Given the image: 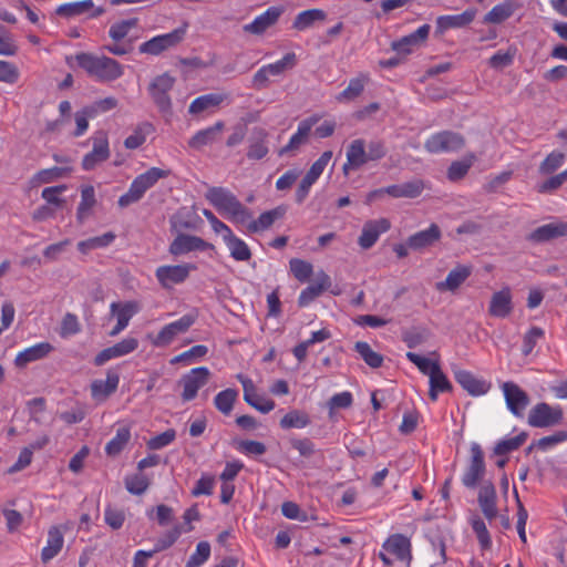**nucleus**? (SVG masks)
Listing matches in <instances>:
<instances>
[{"label":"nucleus","mask_w":567,"mask_h":567,"mask_svg":"<svg viewBox=\"0 0 567 567\" xmlns=\"http://www.w3.org/2000/svg\"><path fill=\"white\" fill-rule=\"evenodd\" d=\"M465 145L462 134L452 131H442L432 134L424 143V148L432 154L457 152Z\"/></svg>","instance_id":"10"},{"label":"nucleus","mask_w":567,"mask_h":567,"mask_svg":"<svg viewBox=\"0 0 567 567\" xmlns=\"http://www.w3.org/2000/svg\"><path fill=\"white\" fill-rule=\"evenodd\" d=\"M225 100L224 94L208 93L196 97L188 107V112L193 115L200 114L210 109L219 106Z\"/></svg>","instance_id":"39"},{"label":"nucleus","mask_w":567,"mask_h":567,"mask_svg":"<svg viewBox=\"0 0 567 567\" xmlns=\"http://www.w3.org/2000/svg\"><path fill=\"white\" fill-rule=\"evenodd\" d=\"M477 502L483 515L491 522L496 518L497 493L492 481H484L478 488Z\"/></svg>","instance_id":"25"},{"label":"nucleus","mask_w":567,"mask_h":567,"mask_svg":"<svg viewBox=\"0 0 567 567\" xmlns=\"http://www.w3.org/2000/svg\"><path fill=\"white\" fill-rule=\"evenodd\" d=\"M137 25H138L137 18L120 20V21H116L113 24H111V27L109 29V37L115 43L112 45H106L105 49L110 53H112L114 55H118V56L125 55L126 53H128V49L125 45L120 44L118 42H121L123 39H125L133 29L137 28Z\"/></svg>","instance_id":"15"},{"label":"nucleus","mask_w":567,"mask_h":567,"mask_svg":"<svg viewBox=\"0 0 567 567\" xmlns=\"http://www.w3.org/2000/svg\"><path fill=\"white\" fill-rule=\"evenodd\" d=\"M208 353V348L204 344L193 346L190 349L173 357L169 361L171 364L184 363L192 364L197 360L204 358Z\"/></svg>","instance_id":"52"},{"label":"nucleus","mask_w":567,"mask_h":567,"mask_svg":"<svg viewBox=\"0 0 567 567\" xmlns=\"http://www.w3.org/2000/svg\"><path fill=\"white\" fill-rule=\"evenodd\" d=\"M93 8V0H81L60 4L55 13L64 18L81 16Z\"/></svg>","instance_id":"50"},{"label":"nucleus","mask_w":567,"mask_h":567,"mask_svg":"<svg viewBox=\"0 0 567 567\" xmlns=\"http://www.w3.org/2000/svg\"><path fill=\"white\" fill-rule=\"evenodd\" d=\"M391 228V223L386 218L368 220L362 227L358 244L362 249H370L378 241L379 237Z\"/></svg>","instance_id":"24"},{"label":"nucleus","mask_w":567,"mask_h":567,"mask_svg":"<svg viewBox=\"0 0 567 567\" xmlns=\"http://www.w3.org/2000/svg\"><path fill=\"white\" fill-rule=\"evenodd\" d=\"M125 487L133 495H142L150 486V480L142 473L128 475L124 480Z\"/></svg>","instance_id":"58"},{"label":"nucleus","mask_w":567,"mask_h":567,"mask_svg":"<svg viewBox=\"0 0 567 567\" xmlns=\"http://www.w3.org/2000/svg\"><path fill=\"white\" fill-rule=\"evenodd\" d=\"M209 377L210 371L206 367L193 368L184 374L178 382L182 386L181 398L183 402L196 399L198 391L207 384Z\"/></svg>","instance_id":"11"},{"label":"nucleus","mask_w":567,"mask_h":567,"mask_svg":"<svg viewBox=\"0 0 567 567\" xmlns=\"http://www.w3.org/2000/svg\"><path fill=\"white\" fill-rule=\"evenodd\" d=\"M206 199L230 223L239 226L250 218V210L237 197L225 187H210L206 193Z\"/></svg>","instance_id":"2"},{"label":"nucleus","mask_w":567,"mask_h":567,"mask_svg":"<svg viewBox=\"0 0 567 567\" xmlns=\"http://www.w3.org/2000/svg\"><path fill=\"white\" fill-rule=\"evenodd\" d=\"M95 190L93 186H85L81 190V202L78 207L76 216L80 221L89 216L90 210L95 205Z\"/></svg>","instance_id":"54"},{"label":"nucleus","mask_w":567,"mask_h":567,"mask_svg":"<svg viewBox=\"0 0 567 567\" xmlns=\"http://www.w3.org/2000/svg\"><path fill=\"white\" fill-rule=\"evenodd\" d=\"M146 515L150 519L156 520L159 526L168 525L174 518L173 508L165 504L148 509Z\"/></svg>","instance_id":"62"},{"label":"nucleus","mask_w":567,"mask_h":567,"mask_svg":"<svg viewBox=\"0 0 567 567\" xmlns=\"http://www.w3.org/2000/svg\"><path fill=\"white\" fill-rule=\"evenodd\" d=\"M441 238V230L436 224H431L427 229L417 231L408 238V246L413 250H420L432 246Z\"/></svg>","instance_id":"37"},{"label":"nucleus","mask_w":567,"mask_h":567,"mask_svg":"<svg viewBox=\"0 0 567 567\" xmlns=\"http://www.w3.org/2000/svg\"><path fill=\"white\" fill-rule=\"evenodd\" d=\"M267 137L268 133L264 128L256 130L255 137L251 138L247 151V157L249 159L258 161L266 157L269 152Z\"/></svg>","instance_id":"43"},{"label":"nucleus","mask_w":567,"mask_h":567,"mask_svg":"<svg viewBox=\"0 0 567 567\" xmlns=\"http://www.w3.org/2000/svg\"><path fill=\"white\" fill-rule=\"evenodd\" d=\"M64 545V534L60 526H51L48 530L47 544L41 549V561L48 564L56 557Z\"/></svg>","instance_id":"31"},{"label":"nucleus","mask_w":567,"mask_h":567,"mask_svg":"<svg viewBox=\"0 0 567 567\" xmlns=\"http://www.w3.org/2000/svg\"><path fill=\"white\" fill-rule=\"evenodd\" d=\"M51 351L53 346L50 342L35 343L19 351L14 358V364L18 368H24L31 362L45 358Z\"/></svg>","instance_id":"32"},{"label":"nucleus","mask_w":567,"mask_h":567,"mask_svg":"<svg viewBox=\"0 0 567 567\" xmlns=\"http://www.w3.org/2000/svg\"><path fill=\"white\" fill-rule=\"evenodd\" d=\"M110 311L116 317V324L110 331V336L115 337L128 326L131 319L140 311V306L136 301L112 302Z\"/></svg>","instance_id":"20"},{"label":"nucleus","mask_w":567,"mask_h":567,"mask_svg":"<svg viewBox=\"0 0 567 567\" xmlns=\"http://www.w3.org/2000/svg\"><path fill=\"white\" fill-rule=\"evenodd\" d=\"M286 214V207L277 206L270 210L264 212L257 219H252V213L250 212V218L246 223H240L238 227H245L249 234H259L268 230L276 220L281 219Z\"/></svg>","instance_id":"18"},{"label":"nucleus","mask_w":567,"mask_h":567,"mask_svg":"<svg viewBox=\"0 0 567 567\" xmlns=\"http://www.w3.org/2000/svg\"><path fill=\"white\" fill-rule=\"evenodd\" d=\"M567 181V168L559 174L550 176L543 183L537 185V192L540 194L553 193Z\"/></svg>","instance_id":"64"},{"label":"nucleus","mask_w":567,"mask_h":567,"mask_svg":"<svg viewBox=\"0 0 567 567\" xmlns=\"http://www.w3.org/2000/svg\"><path fill=\"white\" fill-rule=\"evenodd\" d=\"M236 378L243 385L244 400L248 405L265 414L275 409L276 403L272 400L260 395L251 379L241 373L237 374Z\"/></svg>","instance_id":"16"},{"label":"nucleus","mask_w":567,"mask_h":567,"mask_svg":"<svg viewBox=\"0 0 567 567\" xmlns=\"http://www.w3.org/2000/svg\"><path fill=\"white\" fill-rule=\"evenodd\" d=\"M210 557V545L208 542H199L195 551L190 555L185 567H200Z\"/></svg>","instance_id":"60"},{"label":"nucleus","mask_w":567,"mask_h":567,"mask_svg":"<svg viewBox=\"0 0 567 567\" xmlns=\"http://www.w3.org/2000/svg\"><path fill=\"white\" fill-rule=\"evenodd\" d=\"M347 161L342 166V173L349 175L351 171H358L368 163L365 141L353 140L347 147Z\"/></svg>","instance_id":"29"},{"label":"nucleus","mask_w":567,"mask_h":567,"mask_svg":"<svg viewBox=\"0 0 567 567\" xmlns=\"http://www.w3.org/2000/svg\"><path fill=\"white\" fill-rule=\"evenodd\" d=\"M146 192V186L144 185L142 178L137 175L131 183L128 190L120 196L117 202L118 206L123 208L138 202Z\"/></svg>","instance_id":"48"},{"label":"nucleus","mask_w":567,"mask_h":567,"mask_svg":"<svg viewBox=\"0 0 567 567\" xmlns=\"http://www.w3.org/2000/svg\"><path fill=\"white\" fill-rule=\"evenodd\" d=\"M527 434L520 433L516 436L499 441L495 447L494 453L496 455H505L512 451L517 450L526 441Z\"/></svg>","instance_id":"63"},{"label":"nucleus","mask_w":567,"mask_h":567,"mask_svg":"<svg viewBox=\"0 0 567 567\" xmlns=\"http://www.w3.org/2000/svg\"><path fill=\"white\" fill-rule=\"evenodd\" d=\"M379 558L385 566H391L393 559L410 566L412 561L411 539L400 533L390 535L382 544Z\"/></svg>","instance_id":"4"},{"label":"nucleus","mask_w":567,"mask_h":567,"mask_svg":"<svg viewBox=\"0 0 567 567\" xmlns=\"http://www.w3.org/2000/svg\"><path fill=\"white\" fill-rule=\"evenodd\" d=\"M196 315L186 313L179 319L163 326L156 334H148L147 338L155 348L168 347L178 336L186 333L196 322Z\"/></svg>","instance_id":"5"},{"label":"nucleus","mask_w":567,"mask_h":567,"mask_svg":"<svg viewBox=\"0 0 567 567\" xmlns=\"http://www.w3.org/2000/svg\"><path fill=\"white\" fill-rule=\"evenodd\" d=\"M310 417L307 412L301 410H291L286 413L279 421L282 430L305 429L310 424Z\"/></svg>","instance_id":"46"},{"label":"nucleus","mask_w":567,"mask_h":567,"mask_svg":"<svg viewBox=\"0 0 567 567\" xmlns=\"http://www.w3.org/2000/svg\"><path fill=\"white\" fill-rule=\"evenodd\" d=\"M326 17V12L321 9L305 10L296 16L292 28L298 31H303L310 28L316 21H323Z\"/></svg>","instance_id":"44"},{"label":"nucleus","mask_w":567,"mask_h":567,"mask_svg":"<svg viewBox=\"0 0 567 567\" xmlns=\"http://www.w3.org/2000/svg\"><path fill=\"white\" fill-rule=\"evenodd\" d=\"M225 128L223 121H217L214 125L197 131L188 141V146L193 150L200 151L205 146L213 145L219 134Z\"/></svg>","instance_id":"30"},{"label":"nucleus","mask_w":567,"mask_h":567,"mask_svg":"<svg viewBox=\"0 0 567 567\" xmlns=\"http://www.w3.org/2000/svg\"><path fill=\"white\" fill-rule=\"evenodd\" d=\"M471 526L476 535V538L483 549H488L492 546V538L485 522L477 515L471 518Z\"/></svg>","instance_id":"56"},{"label":"nucleus","mask_w":567,"mask_h":567,"mask_svg":"<svg viewBox=\"0 0 567 567\" xmlns=\"http://www.w3.org/2000/svg\"><path fill=\"white\" fill-rule=\"evenodd\" d=\"M74 59L79 68L97 82H113L124 74V66L106 55L80 52Z\"/></svg>","instance_id":"1"},{"label":"nucleus","mask_w":567,"mask_h":567,"mask_svg":"<svg viewBox=\"0 0 567 567\" xmlns=\"http://www.w3.org/2000/svg\"><path fill=\"white\" fill-rule=\"evenodd\" d=\"M224 244L226 245L230 257L236 261H248L252 256L247 243L235 234L224 240Z\"/></svg>","instance_id":"42"},{"label":"nucleus","mask_w":567,"mask_h":567,"mask_svg":"<svg viewBox=\"0 0 567 567\" xmlns=\"http://www.w3.org/2000/svg\"><path fill=\"white\" fill-rule=\"evenodd\" d=\"M196 269L194 264L163 265L156 268L155 277L162 288L172 289L186 281L189 274Z\"/></svg>","instance_id":"12"},{"label":"nucleus","mask_w":567,"mask_h":567,"mask_svg":"<svg viewBox=\"0 0 567 567\" xmlns=\"http://www.w3.org/2000/svg\"><path fill=\"white\" fill-rule=\"evenodd\" d=\"M475 161V154L468 153L463 159L452 162L447 168V178L451 182H457L462 179L466 176Z\"/></svg>","instance_id":"49"},{"label":"nucleus","mask_w":567,"mask_h":567,"mask_svg":"<svg viewBox=\"0 0 567 567\" xmlns=\"http://www.w3.org/2000/svg\"><path fill=\"white\" fill-rule=\"evenodd\" d=\"M319 121L317 115L302 120L297 127L296 133L291 135L288 143L278 151L279 156L293 153L307 143L313 125Z\"/></svg>","instance_id":"23"},{"label":"nucleus","mask_w":567,"mask_h":567,"mask_svg":"<svg viewBox=\"0 0 567 567\" xmlns=\"http://www.w3.org/2000/svg\"><path fill=\"white\" fill-rule=\"evenodd\" d=\"M565 154L559 151H553L540 163L538 172L542 175H550L556 172L565 162Z\"/></svg>","instance_id":"55"},{"label":"nucleus","mask_w":567,"mask_h":567,"mask_svg":"<svg viewBox=\"0 0 567 567\" xmlns=\"http://www.w3.org/2000/svg\"><path fill=\"white\" fill-rule=\"evenodd\" d=\"M289 268L293 277L300 282L308 281L313 272L312 265L299 258H292L289 261Z\"/></svg>","instance_id":"57"},{"label":"nucleus","mask_w":567,"mask_h":567,"mask_svg":"<svg viewBox=\"0 0 567 567\" xmlns=\"http://www.w3.org/2000/svg\"><path fill=\"white\" fill-rule=\"evenodd\" d=\"M567 236V221L550 223L537 227L528 239L534 243H545L555 238Z\"/></svg>","instance_id":"33"},{"label":"nucleus","mask_w":567,"mask_h":567,"mask_svg":"<svg viewBox=\"0 0 567 567\" xmlns=\"http://www.w3.org/2000/svg\"><path fill=\"white\" fill-rule=\"evenodd\" d=\"M516 52V48L513 47L508 48L506 51L498 50L489 58L488 64L493 69H503L509 66L514 62Z\"/></svg>","instance_id":"61"},{"label":"nucleus","mask_w":567,"mask_h":567,"mask_svg":"<svg viewBox=\"0 0 567 567\" xmlns=\"http://www.w3.org/2000/svg\"><path fill=\"white\" fill-rule=\"evenodd\" d=\"M514 309L513 295L509 287L495 291L489 300L488 313L494 318H507Z\"/></svg>","instance_id":"27"},{"label":"nucleus","mask_w":567,"mask_h":567,"mask_svg":"<svg viewBox=\"0 0 567 567\" xmlns=\"http://www.w3.org/2000/svg\"><path fill=\"white\" fill-rule=\"evenodd\" d=\"M368 82L369 75L367 73H360L349 81L348 86L336 96V100L338 102L353 101L361 95Z\"/></svg>","instance_id":"41"},{"label":"nucleus","mask_w":567,"mask_h":567,"mask_svg":"<svg viewBox=\"0 0 567 567\" xmlns=\"http://www.w3.org/2000/svg\"><path fill=\"white\" fill-rule=\"evenodd\" d=\"M183 528L181 525H175L169 530L164 533L155 543L154 551L159 553L172 547L181 537Z\"/></svg>","instance_id":"59"},{"label":"nucleus","mask_w":567,"mask_h":567,"mask_svg":"<svg viewBox=\"0 0 567 567\" xmlns=\"http://www.w3.org/2000/svg\"><path fill=\"white\" fill-rule=\"evenodd\" d=\"M213 246L200 237L179 234L169 245V252L173 256H182L192 251H204Z\"/></svg>","instance_id":"26"},{"label":"nucleus","mask_w":567,"mask_h":567,"mask_svg":"<svg viewBox=\"0 0 567 567\" xmlns=\"http://www.w3.org/2000/svg\"><path fill=\"white\" fill-rule=\"evenodd\" d=\"M284 12L285 8L282 6H271L250 23L245 24L243 30L249 34L261 35L278 22Z\"/></svg>","instance_id":"17"},{"label":"nucleus","mask_w":567,"mask_h":567,"mask_svg":"<svg viewBox=\"0 0 567 567\" xmlns=\"http://www.w3.org/2000/svg\"><path fill=\"white\" fill-rule=\"evenodd\" d=\"M91 141L92 151L84 155L81 163L84 171H93L107 161L111 155L109 137L104 131L94 133Z\"/></svg>","instance_id":"13"},{"label":"nucleus","mask_w":567,"mask_h":567,"mask_svg":"<svg viewBox=\"0 0 567 567\" xmlns=\"http://www.w3.org/2000/svg\"><path fill=\"white\" fill-rule=\"evenodd\" d=\"M187 32V24L174 29L173 31L159 35H155L152 39L143 42L138 47V51L144 54L159 55L162 52L176 47L181 43Z\"/></svg>","instance_id":"8"},{"label":"nucleus","mask_w":567,"mask_h":567,"mask_svg":"<svg viewBox=\"0 0 567 567\" xmlns=\"http://www.w3.org/2000/svg\"><path fill=\"white\" fill-rule=\"evenodd\" d=\"M501 389L508 411L518 419L524 417L530 402L528 394L512 381L504 382Z\"/></svg>","instance_id":"14"},{"label":"nucleus","mask_w":567,"mask_h":567,"mask_svg":"<svg viewBox=\"0 0 567 567\" xmlns=\"http://www.w3.org/2000/svg\"><path fill=\"white\" fill-rule=\"evenodd\" d=\"M429 398L432 402L437 401L440 393L450 392L452 390V384L442 371L441 365L434 367V370L429 377Z\"/></svg>","instance_id":"38"},{"label":"nucleus","mask_w":567,"mask_h":567,"mask_svg":"<svg viewBox=\"0 0 567 567\" xmlns=\"http://www.w3.org/2000/svg\"><path fill=\"white\" fill-rule=\"evenodd\" d=\"M175 78L168 73L155 76L148 85V93L163 114L172 113V99L169 92L174 87Z\"/></svg>","instance_id":"7"},{"label":"nucleus","mask_w":567,"mask_h":567,"mask_svg":"<svg viewBox=\"0 0 567 567\" xmlns=\"http://www.w3.org/2000/svg\"><path fill=\"white\" fill-rule=\"evenodd\" d=\"M471 274L472 269L470 266L458 265L447 274L444 281L436 282L435 288L439 291H455L465 282Z\"/></svg>","instance_id":"34"},{"label":"nucleus","mask_w":567,"mask_h":567,"mask_svg":"<svg viewBox=\"0 0 567 567\" xmlns=\"http://www.w3.org/2000/svg\"><path fill=\"white\" fill-rule=\"evenodd\" d=\"M131 440V429L128 426H121L116 430L114 437L105 445V453L109 456L118 455L127 445Z\"/></svg>","instance_id":"45"},{"label":"nucleus","mask_w":567,"mask_h":567,"mask_svg":"<svg viewBox=\"0 0 567 567\" xmlns=\"http://www.w3.org/2000/svg\"><path fill=\"white\" fill-rule=\"evenodd\" d=\"M519 8V4L513 0H505L494 6L483 18L485 24H501L508 20L515 11Z\"/></svg>","instance_id":"36"},{"label":"nucleus","mask_w":567,"mask_h":567,"mask_svg":"<svg viewBox=\"0 0 567 567\" xmlns=\"http://www.w3.org/2000/svg\"><path fill=\"white\" fill-rule=\"evenodd\" d=\"M477 14L475 8H468L458 14L440 16L436 19L435 33L442 35L450 29H460L470 25Z\"/></svg>","instance_id":"22"},{"label":"nucleus","mask_w":567,"mask_h":567,"mask_svg":"<svg viewBox=\"0 0 567 567\" xmlns=\"http://www.w3.org/2000/svg\"><path fill=\"white\" fill-rule=\"evenodd\" d=\"M115 239V235L111 231L105 233L101 236L92 237L86 240H82L78 244V249L82 254H87L91 250L107 247Z\"/></svg>","instance_id":"53"},{"label":"nucleus","mask_w":567,"mask_h":567,"mask_svg":"<svg viewBox=\"0 0 567 567\" xmlns=\"http://www.w3.org/2000/svg\"><path fill=\"white\" fill-rule=\"evenodd\" d=\"M455 381L472 396L486 394L491 389V383L483 378L476 377L467 370L457 369L453 371Z\"/></svg>","instance_id":"21"},{"label":"nucleus","mask_w":567,"mask_h":567,"mask_svg":"<svg viewBox=\"0 0 567 567\" xmlns=\"http://www.w3.org/2000/svg\"><path fill=\"white\" fill-rule=\"evenodd\" d=\"M564 411L560 405H550L546 402L535 404L527 417V422L533 427H551L561 423Z\"/></svg>","instance_id":"9"},{"label":"nucleus","mask_w":567,"mask_h":567,"mask_svg":"<svg viewBox=\"0 0 567 567\" xmlns=\"http://www.w3.org/2000/svg\"><path fill=\"white\" fill-rule=\"evenodd\" d=\"M470 460L461 476L462 484L470 489L476 488L482 484L486 474L484 452L480 444L472 443L470 450Z\"/></svg>","instance_id":"6"},{"label":"nucleus","mask_w":567,"mask_h":567,"mask_svg":"<svg viewBox=\"0 0 567 567\" xmlns=\"http://www.w3.org/2000/svg\"><path fill=\"white\" fill-rule=\"evenodd\" d=\"M296 65V53L288 52L281 59L258 69L252 75L251 85L256 90L267 89L272 81L282 79L286 72L292 70Z\"/></svg>","instance_id":"3"},{"label":"nucleus","mask_w":567,"mask_h":567,"mask_svg":"<svg viewBox=\"0 0 567 567\" xmlns=\"http://www.w3.org/2000/svg\"><path fill=\"white\" fill-rule=\"evenodd\" d=\"M422 179H413L403 184L389 185L385 187L386 195L393 198H416L424 190Z\"/></svg>","instance_id":"35"},{"label":"nucleus","mask_w":567,"mask_h":567,"mask_svg":"<svg viewBox=\"0 0 567 567\" xmlns=\"http://www.w3.org/2000/svg\"><path fill=\"white\" fill-rule=\"evenodd\" d=\"M431 31L430 24H422L415 31L392 42L391 48L399 54H410L424 44Z\"/></svg>","instance_id":"19"},{"label":"nucleus","mask_w":567,"mask_h":567,"mask_svg":"<svg viewBox=\"0 0 567 567\" xmlns=\"http://www.w3.org/2000/svg\"><path fill=\"white\" fill-rule=\"evenodd\" d=\"M354 349L370 368L378 369L383 364V357L375 352L368 342L358 341Z\"/></svg>","instance_id":"51"},{"label":"nucleus","mask_w":567,"mask_h":567,"mask_svg":"<svg viewBox=\"0 0 567 567\" xmlns=\"http://www.w3.org/2000/svg\"><path fill=\"white\" fill-rule=\"evenodd\" d=\"M155 132V127L150 122H142L135 126L133 133L124 140V147L127 150H136L141 147L148 135Z\"/></svg>","instance_id":"40"},{"label":"nucleus","mask_w":567,"mask_h":567,"mask_svg":"<svg viewBox=\"0 0 567 567\" xmlns=\"http://www.w3.org/2000/svg\"><path fill=\"white\" fill-rule=\"evenodd\" d=\"M120 374L115 370H109L106 372L105 380L96 379L93 380L90 390L91 396L96 402H104L110 395H112L118 388Z\"/></svg>","instance_id":"28"},{"label":"nucleus","mask_w":567,"mask_h":567,"mask_svg":"<svg viewBox=\"0 0 567 567\" xmlns=\"http://www.w3.org/2000/svg\"><path fill=\"white\" fill-rule=\"evenodd\" d=\"M238 395L239 393L236 389H225L215 395L214 405L221 414L229 415L234 409Z\"/></svg>","instance_id":"47"}]
</instances>
